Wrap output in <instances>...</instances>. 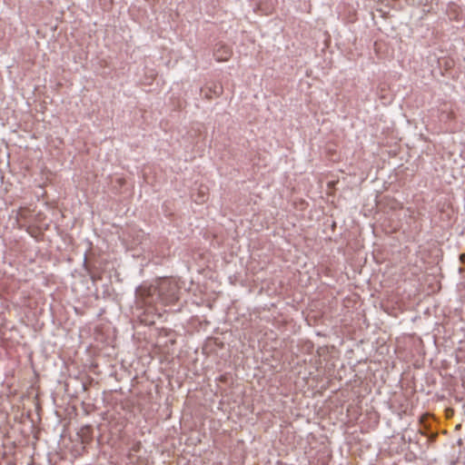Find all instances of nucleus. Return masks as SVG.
<instances>
[{"mask_svg": "<svg viewBox=\"0 0 465 465\" xmlns=\"http://www.w3.org/2000/svg\"><path fill=\"white\" fill-rule=\"evenodd\" d=\"M157 288V297L164 304H173L178 301V286L170 280H162Z\"/></svg>", "mask_w": 465, "mask_h": 465, "instance_id": "f257e3e1", "label": "nucleus"}, {"mask_svg": "<svg viewBox=\"0 0 465 465\" xmlns=\"http://www.w3.org/2000/svg\"><path fill=\"white\" fill-rule=\"evenodd\" d=\"M136 298L145 305L153 304L159 298L157 297V288L150 285H141L135 291Z\"/></svg>", "mask_w": 465, "mask_h": 465, "instance_id": "f03ea898", "label": "nucleus"}, {"mask_svg": "<svg viewBox=\"0 0 465 465\" xmlns=\"http://www.w3.org/2000/svg\"><path fill=\"white\" fill-rule=\"evenodd\" d=\"M232 54L231 47L223 43H218L213 49V56L218 62H225Z\"/></svg>", "mask_w": 465, "mask_h": 465, "instance_id": "7ed1b4c3", "label": "nucleus"}, {"mask_svg": "<svg viewBox=\"0 0 465 465\" xmlns=\"http://www.w3.org/2000/svg\"><path fill=\"white\" fill-rule=\"evenodd\" d=\"M202 93H204V97L207 100H212L213 96L219 97L223 93V87L219 83H212L210 86H205L201 89Z\"/></svg>", "mask_w": 465, "mask_h": 465, "instance_id": "20e7f679", "label": "nucleus"}, {"mask_svg": "<svg viewBox=\"0 0 465 465\" xmlns=\"http://www.w3.org/2000/svg\"><path fill=\"white\" fill-rule=\"evenodd\" d=\"M78 436L81 438L82 443H89L93 438V427L91 425L83 426L78 432Z\"/></svg>", "mask_w": 465, "mask_h": 465, "instance_id": "39448f33", "label": "nucleus"}, {"mask_svg": "<svg viewBox=\"0 0 465 465\" xmlns=\"http://www.w3.org/2000/svg\"><path fill=\"white\" fill-rule=\"evenodd\" d=\"M90 277L93 282H96L98 280H101L100 275L91 274Z\"/></svg>", "mask_w": 465, "mask_h": 465, "instance_id": "423d86ee", "label": "nucleus"}, {"mask_svg": "<svg viewBox=\"0 0 465 465\" xmlns=\"http://www.w3.org/2000/svg\"><path fill=\"white\" fill-rule=\"evenodd\" d=\"M460 260L462 262H465V253L460 254Z\"/></svg>", "mask_w": 465, "mask_h": 465, "instance_id": "0eeeda50", "label": "nucleus"}]
</instances>
